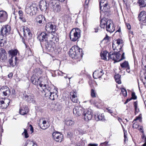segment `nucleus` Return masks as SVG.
<instances>
[{
	"label": "nucleus",
	"instance_id": "1",
	"mask_svg": "<svg viewBox=\"0 0 146 146\" xmlns=\"http://www.w3.org/2000/svg\"><path fill=\"white\" fill-rule=\"evenodd\" d=\"M39 85L45 93L44 95L45 96L48 97L50 99L52 100L57 98L58 91L54 86H49L42 82L39 84Z\"/></svg>",
	"mask_w": 146,
	"mask_h": 146
},
{
	"label": "nucleus",
	"instance_id": "2",
	"mask_svg": "<svg viewBox=\"0 0 146 146\" xmlns=\"http://www.w3.org/2000/svg\"><path fill=\"white\" fill-rule=\"evenodd\" d=\"M100 27L104 29L106 28L107 31L110 33L113 32L115 30L112 21L105 18H103L100 21Z\"/></svg>",
	"mask_w": 146,
	"mask_h": 146
},
{
	"label": "nucleus",
	"instance_id": "3",
	"mask_svg": "<svg viewBox=\"0 0 146 146\" xmlns=\"http://www.w3.org/2000/svg\"><path fill=\"white\" fill-rule=\"evenodd\" d=\"M69 52L70 56L72 58L77 59L82 57V49L77 46H72L70 49Z\"/></svg>",
	"mask_w": 146,
	"mask_h": 146
},
{
	"label": "nucleus",
	"instance_id": "4",
	"mask_svg": "<svg viewBox=\"0 0 146 146\" xmlns=\"http://www.w3.org/2000/svg\"><path fill=\"white\" fill-rule=\"evenodd\" d=\"M81 31L79 29L74 28L70 31L69 36L71 41L75 42L80 37Z\"/></svg>",
	"mask_w": 146,
	"mask_h": 146
},
{
	"label": "nucleus",
	"instance_id": "5",
	"mask_svg": "<svg viewBox=\"0 0 146 146\" xmlns=\"http://www.w3.org/2000/svg\"><path fill=\"white\" fill-rule=\"evenodd\" d=\"M119 51L115 52L116 53H113L110 52L108 54V58L109 59H111L112 60L115 61V62H118L125 59V58L124 56V53H122L121 58H120L121 56V54Z\"/></svg>",
	"mask_w": 146,
	"mask_h": 146
},
{
	"label": "nucleus",
	"instance_id": "6",
	"mask_svg": "<svg viewBox=\"0 0 146 146\" xmlns=\"http://www.w3.org/2000/svg\"><path fill=\"white\" fill-rule=\"evenodd\" d=\"M123 41L121 39L113 40L112 42V48L115 52H120V50L123 45Z\"/></svg>",
	"mask_w": 146,
	"mask_h": 146
},
{
	"label": "nucleus",
	"instance_id": "7",
	"mask_svg": "<svg viewBox=\"0 0 146 146\" xmlns=\"http://www.w3.org/2000/svg\"><path fill=\"white\" fill-rule=\"evenodd\" d=\"M100 9L103 12H107L109 11L110 7L108 5L107 0H99Z\"/></svg>",
	"mask_w": 146,
	"mask_h": 146
},
{
	"label": "nucleus",
	"instance_id": "8",
	"mask_svg": "<svg viewBox=\"0 0 146 146\" xmlns=\"http://www.w3.org/2000/svg\"><path fill=\"white\" fill-rule=\"evenodd\" d=\"M37 8L36 6L31 5L30 6H27L25 9V12L26 13L31 16H32L36 14Z\"/></svg>",
	"mask_w": 146,
	"mask_h": 146
},
{
	"label": "nucleus",
	"instance_id": "9",
	"mask_svg": "<svg viewBox=\"0 0 146 146\" xmlns=\"http://www.w3.org/2000/svg\"><path fill=\"white\" fill-rule=\"evenodd\" d=\"M82 116L84 117V120L86 121H88L90 120L92 116V112L90 109L85 110L82 113Z\"/></svg>",
	"mask_w": 146,
	"mask_h": 146
},
{
	"label": "nucleus",
	"instance_id": "10",
	"mask_svg": "<svg viewBox=\"0 0 146 146\" xmlns=\"http://www.w3.org/2000/svg\"><path fill=\"white\" fill-rule=\"evenodd\" d=\"M44 43L45 49L47 51L52 52L55 48L54 42L51 40H50L49 41H47Z\"/></svg>",
	"mask_w": 146,
	"mask_h": 146
},
{
	"label": "nucleus",
	"instance_id": "11",
	"mask_svg": "<svg viewBox=\"0 0 146 146\" xmlns=\"http://www.w3.org/2000/svg\"><path fill=\"white\" fill-rule=\"evenodd\" d=\"M56 26L53 23L50 22L46 24L45 26V30L46 31L49 33L51 32L52 33H54L56 31Z\"/></svg>",
	"mask_w": 146,
	"mask_h": 146
},
{
	"label": "nucleus",
	"instance_id": "12",
	"mask_svg": "<svg viewBox=\"0 0 146 146\" xmlns=\"http://www.w3.org/2000/svg\"><path fill=\"white\" fill-rule=\"evenodd\" d=\"M11 30V27L10 25H7L3 26L1 29L0 33L3 36L9 35L10 33Z\"/></svg>",
	"mask_w": 146,
	"mask_h": 146
},
{
	"label": "nucleus",
	"instance_id": "13",
	"mask_svg": "<svg viewBox=\"0 0 146 146\" xmlns=\"http://www.w3.org/2000/svg\"><path fill=\"white\" fill-rule=\"evenodd\" d=\"M21 31L23 33L24 36L26 37L27 36L30 38L32 36V34L30 29L27 27L22 26L20 28Z\"/></svg>",
	"mask_w": 146,
	"mask_h": 146
},
{
	"label": "nucleus",
	"instance_id": "14",
	"mask_svg": "<svg viewBox=\"0 0 146 146\" xmlns=\"http://www.w3.org/2000/svg\"><path fill=\"white\" fill-rule=\"evenodd\" d=\"M85 109L80 106L75 107L73 109V113L77 116H79L82 115V113L84 112Z\"/></svg>",
	"mask_w": 146,
	"mask_h": 146
},
{
	"label": "nucleus",
	"instance_id": "15",
	"mask_svg": "<svg viewBox=\"0 0 146 146\" xmlns=\"http://www.w3.org/2000/svg\"><path fill=\"white\" fill-rule=\"evenodd\" d=\"M52 136L53 139L57 142H60L62 140L63 135L60 132H54L52 133Z\"/></svg>",
	"mask_w": 146,
	"mask_h": 146
},
{
	"label": "nucleus",
	"instance_id": "16",
	"mask_svg": "<svg viewBox=\"0 0 146 146\" xmlns=\"http://www.w3.org/2000/svg\"><path fill=\"white\" fill-rule=\"evenodd\" d=\"M104 74L103 70L100 68H99L94 72L93 75L94 78L96 79L100 78Z\"/></svg>",
	"mask_w": 146,
	"mask_h": 146
},
{
	"label": "nucleus",
	"instance_id": "17",
	"mask_svg": "<svg viewBox=\"0 0 146 146\" xmlns=\"http://www.w3.org/2000/svg\"><path fill=\"white\" fill-rule=\"evenodd\" d=\"M48 35L44 32H42L37 36L38 39L40 42H46Z\"/></svg>",
	"mask_w": 146,
	"mask_h": 146
},
{
	"label": "nucleus",
	"instance_id": "18",
	"mask_svg": "<svg viewBox=\"0 0 146 146\" xmlns=\"http://www.w3.org/2000/svg\"><path fill=\"white\" fill-rule=\"evenodd\" d=\"M8 15L6 12L4 11H0V23L5 21L7 19Z\"/></svg>",
	"mask_w": 146,
	"mask_h": 146
},
{
	"label": "nucleus",
	"instance_id": "19",
	"mask_svg": "<svg viewBox=\"0 0 146 146\" xmlns=\"http://www.w3.org/2000/svg\"><path fill=\"white\" fill-rule=\"evenodd\" d=\"M41 79V78H38L36 76H34L31 78V80L32 83L35 85H37V87L38 88H39V87H40L39 85V84L41 83L42 82H44V83L45 84L44 82L46 81L45 80H43V81L40 82H39V80H40Z\"/></svg>",
	"mask_w": 146,
	"mask_h": 146
},
{
	"label": "nucleus",
	"instance_id": "20",
	"mask_svg": "<svg viewBox=\"0 0 146 146\" xmlns=\"http://www.w3.org/2000/svg\"><path fill=\"white\" fill-rule=\"evenodd\" d=\"M38 125L40 127L43 129H47L49 126L48 123H47L45 120L43 119L40 120Z\"/></svg>",
	"mask_w": 146,
	"mask_h": 146
},
{
	"label": "nucleus",
	"instance_id": "21",
	"mask_svg": "<svg viewBox=\"0 0 146 146\" xmlns=\"http://www.w3.org/2000/svg\"><path fill=\"white\" fill-rule=\"evenodd\" d=\"M138 18L139 21L146 24V12L141 11L139 15Z\"/></svg>",
	"mask_w": 146,
	"mask_h": 146
},
{
	"label": "nucleus",
	"instance_id": "22",
	"mask_svg": "<svg viewBox=\"0 0 146 146\" xmlns=\"http://www.w3.org/2000/svg\"><path fill=\"white\" fill-rule=\"evenodd\" d=\"M0 91L2 92L5 96H9L10 94V90L7 86H3L0 89Z\"/></svg>",
	"mask_w": 146,
	"mask_h": 146
},
{
	"label": "nucleus",
	"instance_id": "23",
	"mask_svg": "<svg viewBox=\"0 0 146 146\" xmlns=\"http://www.w3.org/2000/svg\"><path fill=\"white\" fill-rule=\"evenodd\" d=\"M10 100L8 98H5L0 100V103L3 106L2 108H6L9 105V103H10Z\"/></svg>",
	"mask_w": 146,
	"mask_h": 146
},
{
	"label": "nucleus",
	"instance_id": "24",
	"mask_svg": "<svg viewBox=\"0 0 146 146\" xmlns=\"http://www.w3.org/2000/svg\"><path fill=\"white\" fill-rule=\"evenodd\" d=\"M47 7V3L46 1L43 0L40 1L39 3V7L42 11H46Z\"/></svg>",
	"mask_w": 146,
	"mask_h": 146
},
{
	"label": "nucleus",
	"instance_id": "25",
	"mask_svg": "<svg viewBox=\"0 0 146 146\" xmlns=\"http://www.w3.org/2000/svg\"><path fill=\"white\" fill-rule=\"evenodd\" d=\"M10 57L9 62L11 66L14 67L16 65L18 60L17 58L16 57L14 56Z\"/></svg>",
	"mask_w": 146,
	"mask_h": 146
},
{
	"label": "nucleus",
	"instance_id": "26",
	"mask_svg": "<svg viewBox=\"0 0 146 146\" xmlns=\"http://www.w3.org/2000/svg\"><path fill=\"white\" fill-rule=\"evenodd\" d=\"M71 95V97L70 98L71 100L74 103H78V100L76 93L75 92H74L73 93L72 92L70 94Z\"/></svg>",
	"mask_w": 146,
	"mask_h": 146
},
{
	"label": "nucleus",
	"instance_id": "27",
	"mask_svg": "<svg viewBox=\"0 0 146 146\" xmlns=\"http://www.w3.org/2000/svg\"><path fill=\"white\" fill-rule=\"evenodd\" d=\"M52 9L54 12L55 13L60 12L61 9V6L60 5L55 4L52 6Z\"/></svg>",
	"mask_w": 146,
	"mask_h": 146
},
{
	"label": "nucleus",
	"instance_id": "28",
	"mask_svg": "<svg viewBox=\"0 0 146 146\" xmlns=\"http://www.w3.org/2000/svg\"><path fill=\"white\" fill-rule=\"evenodd\" d=\"M29 111L28 108L26 105L24 106L23 108H20L19 113L22 115H24L27 113Z\"/></svg>",
	"mask_w": 146,
	"mask_h": 146
},
{
	"label": "nucleus",
	"instance_id": "29",
	"mask_svg": "<svg viewBox=\"0 0 146 146\" xmlns=\"http://www.w3.org/2000/svg\"><path fill=\"white\" fill-rule=\"evenodd\" d=\"M18 52V51L17 49L13 50H11L8 52V53L9 54L10 57H12L13 56L16 57V56L17 55Z\"/></svg>",
	"mask_w": 146,
	"mask_h": 146
},
{
	"label": "nucleus",
	"instance_id": "30",
	"mask_svg": "<svg viewBox=\"0 0 146 146\" xmlns=\"http://www.w3.org/2000/svg\"><path fill=\"white\" fill-rule=\"evenodd\" d=\"M95 118L96 120H103L104 119V116L103 114L100 115L98 114L95 115Z\"/></svg>",
	"mask_w": 146,
	"mask_h": 146
},
{
	"label": "nucleus",
	"instance_id": "31",
	"mask_svg": "<svg viewBox=\"0 0 146 146\" xmlns=\"http://www.w3.org/2000/svg\"><path fill=\"white\" fill-rule=\"evenodd\" d=\"M25 97L26 100L30 102L33 103L35 102L33 97L32 95H26Z\"/></svg>",
	"mask_w": 146,
	"mask_h": 146
},
{
	"label": "nucleus",
	"instance_id": "32",
	"mask_svg": "<svg viewBox=\"0 0 146 146\" xmlns=\"http://www.w3.org/2000/svg\"><path fill=\"white\" fill-rule=\"evenodd\" d=\"M43 18L44 19V17L42 15H39L35 19L36 22L40 24H42Z\"/></svg>",
	"mask_w": 146,
	"mask_h": 146
},
{
	"label": "nucleus",
	"instance_id": "33",
	"mask_svg": "<svg viewBox=\"0 0 146 146\" xmlns=\"http://www.w3.org/2000/svg\"><path fill=\"white\" fill-rule=\"evenodd\" d=\"M121 76L119 74H117L115 76V78L116 82L119 84L121 83Z\"/></svg>",
	"mask_w": 146,
	"mask_h": 146
},
{
	"label": "nucleus",
	"instance_id": "34",
	"mask_svg": "<svg viewBox=\"0 0 146 146\" xmlns=\"http://www.w3.org/2000/svg\"><path fill=\"white\" fill-rule=\"evenodd\" d=\"M108 52L106 51L102 52L100 54L102 59L106 60H107V56Z\"/></svg>",
	"mask_w": 146,
	"mask_h": 146
},
{
	"label": "nucleus",
	"instance_id": "35",
	"mask_svg": "<svg viewBox=\"0 0 146 146\" xmlns=\"http://www.w3.org/2000/svg\"><path fill=\"white\" fill-rule=\"evenodd\" d=\"M75 122L72 120L69 119L65 121V123L67 126H72L73 125Z\"/></svg>",
	"mask_w": 146,
	"mask_h": 146
},
{
	"label": "nucleus",
	"instance_id": "36",
	"mask_svg": "<svg viewBox=\"0 0 146 146\" xmlns=\"http://www.w3.org/2000/svg\"><path fill=\"white\" fill-rule=\"evenodd\" d=\"M139 3L141 7L146 6V0H139Z\"/></svg>",
	"mask_w": 146,
	"mask_h": 146
},
{
	"label": "nucleus",
	"instance_id": "37",
	"mask_svg": "<svg viewBox=\"0 0 146 146\" xmlns=\"http://www.w3.org/2000/svg\"><path fill=\"white\" fill-rule=\"evenodd\" d=\"M122 68H126L129 66L128 62L127 61H125L123 63L120 64Z\"/></svg>",
	"mask_w": 146,
	"mask_h": 146
},
{
	"label": "nucleus",
	"instance_id": "38",
	"mask_svg": "<svg viewBox=\"0 0 146 146\" xmlns=\"http://www.w3.org/2000/svg\"><path fill=\"white\" fill-rule=\"evenodd\" d=\"M6 43L5 40L3 39V37L0 38V46H3L4 45V44Z\"/></svg>",
	"mask_w": 146,
	"mask_h": 146
},
{
	"label": "nucleus",
	"instance_id": "39",
	"mask_svg": "<svg viewBox=\"0 0 146 146\" xmlns=\"http://www.w3.org/2000/svg\"><path fill=\"white\" fill-rule=\"evenodd\" d=\"M96 93L95 91L93 89L91 90V96L93 98H95L96 97Z\"/></svg>",
	"mask_w": 146,
	"mask_h": 146
},
{
	"label": "nucleus",
	"instance_id": "40",
	"mask_svg": "<svg viewBox=\"0 0 146 146\" xmlns=\"http://www.w3.org/2000/svg\"><path fill=\"white\" fill-rule=\"evenodd\" d=\"M106 109L107 110V112L110 113L111 115L113 116V114L115 115H117L116 113H113L112 110L110 109V107L106 108Z\"/></svg>",
	"mask_w": 146,
	"mask_h": 146
},
{
	"label": "nucleus",
	"instance_id": "41",
	"mask_svg": "<svg viewBox=\"0 0 146 146\" xmlns=\"http://www.w3.org/2000/svg\"><path fill=\"white\" fill-rule=\"evenodd\" d=\"M108 141H105L104 142L100 143L99 146H109L111 145L110 144H108Z\"/></svg>",
	"mask_w": 146,
	"mask_h": 146
},
{
	"label": "nucleus",
	"instance_id": "42",
	"mask_svg": "<svg viewBox=\"0 0 146 146\" xmlns=\"http://www.w3.org/2000/svg\"><path fill=\"white\" fill-rule=\"evenodd\" d=\"M23 135H24L25 138H27L29 137V135L27 133V130L25 129H24V132L22 133Z\"/></svg>",
	"mask_w": 146,
	"mask_h": 146
},
{
	"label": "nucleus",
	"instance_id": "43",
	"mask_svg": "<svg viewBox=\"0 0 146 146\" xmlns=\"http://www.w3.org/2000/svg\"><path fill=\"white\" fill-rule=\"evenodd\" d=\"M58 74L61 76H63L65 78H66L67 77V74L62 72L61 71H59L58 72Z\"/></svg>",
	"mask_w": 146,
	"mask_h": 146
},
{
	"label": "nucleus",
	"instance_id": "44",
	"mask_svg": "<svg viewBox=\"0 0 146 146\" xmlns=\"http://www.w3.org/2000/svg\"><path fill=\"white\" fill-rule=\"evenodd\" d=\"M121 92L124 96H126L127 95V92L126 90L124 88H123L121 90Z\"/></svg>",
	"mask_w": 146,
	"mask_h": 146
},
{
	"label": "nucleus",
	"instance_id": "45",
	"mask_svg": "<svg viewBox=\"0 0 146 146\" xmlns=\"http://www.w3.org/2000/svg\"><path fill=\"white\" fill-rule=\"evenodd\" d=\"M56 106L58 110H60L62 109V106L61 104L57 103L56 104Z\"/></svg>",
	"mask_w": 146,
	"mask_h": 146
},
{
	"label": "nucleus",
	"instance_id": "46",
	"mask_svg": "<svg viewBox=\"0 0 146 146\" xmlns=\"http://www.w3.org/2000/svg\"><path fill=\"white\" fill-rule=\"evenodd\" d=\"M28 143L29 146H37L36 144L34 143L33 142L31 141H29Z\"/></svg>",
	"mask_w": 146,
	"mask_h": 146
},
{
	"label": "nucleus",
	"instance_id": "47",
	"mask_svg": "<svg viewBox=\"0 0 146 146\" xmlns=\"http://www.w3.org/2000/svg\"><path fill=\"white\" fill-rule=\"evenodd\" d=\"M131 96L132 97L131 98H132V99L135 100L137 98V97L135 95V93L134 92H132Z\"/></svg>",
	"mask_w": 146,
	"mask_h": 146
},
{
	"label": "nucleus",
	"instance_id": "48",
	"mask_svg": "<svg viewBox=\"0 0 146 146\" xmlns=\"http://www.w3.org/2000/svg\"><path fill=\"white\" fill-rule=\"evenodd\" d=\"M19 17L23 16V12L21 10H19L18 12Z\"/></svg>",
	"mask_w": 146,
	"mask_h": 146
},
{
	"label": "nucleus",
	"instance_id": "49",
	"mask_svg": "<svg viewBox=\"0 0 146 146\" xmlns=\"http://www.w3.org/2000/svg\"><path fill=\"white\" fill-rule=\"evenodd\" d=\"M5 53V49L3 48H0V53L1 54H4Z\"/></svg>",
	"mask_w": 146,
	"mask_h": 146
},
{
	"label": "nucleus",
	"instance_id": "50",
	"mask_svg": "<svg viewBox=\"0 0 146 146\" xmlns=\"http://www.w3.org/2000/svg\"><path fill=\"white\" fill-rule=\"evenodd\" d=\"M19 18L23 22H25L26 21V19L23 16L19 17Z\"/></svg>",
	"mask_w": 146,
	"mask_h": 146
},
{
	"label": "nucleus",
	"instance_id": "51",
	"mask_svg": "<svg viewBox=\"0 0 146 146\" xmlns=\"http://www.w3.org/2000/svg\"><path fill=\"white\" fill-rule=\"evenodd\" d=\"M90 102L91 104H96V103L93 100H90Z\"/></svg>",
	"mask_w": 146,
	"mask_h": 146
},
{
	"label": "nucleus",
	"instance_id": "52",
	"mask_svg": "<svg viewBox=\"0 0 146 146\" xmlns=\"http://www.w3.org/2000/svg\"><path fill=\"white\" fill-rule=\"evenodd\" d=\"M98 145L97 144H91L90 143L88 144V146H98Z\"/></svg>",
	"mask_w": 146,
	"mask_h": 146
},
{
	"label": "nucleus",
	"instance_id": "53",
	"mask_svg": "<svg viewBox=\"0 0 146 146\" xmlns=\"http://www.w3.org/2000/svg\"><path fill=\"white\" fill-rule=\"evenodd\" d=\"M135 114H136L137 113L139 112V109L137 108H135Z\"/></svg>",
	"mask_w": 146,
	"mask_h": 146
},
{
	"label": "nucleus",
	"instance_id": "54",
	"mask_svg": "<svg viewBox=\"0 0 146 146\" xmlns=\"http://www.w3.org/2000/svg\"><path fill=\"white\" fill-rule=\"evenodd\" d=\"M134 105L135 108H137V102H134Z\"/></svg>",
	"mask_w": 146,
	"mask_h": 146
},
{
	"label": "nucleus",
	"instance_id": "55",
	"mask_svg": "<svg viewBox=\"0 0 146 146\" xmlns=\"http://www.w3.org/2000/svg\"><path fill=\"white\" fill-rule=\"evenodd\" d=\"M30 131H31L32 133H33V128L31 125H30Z\"/></svg>",
	"mask_w": 146,
	"mask_h": 146
},
{
	"label": "nucleus",
	"instance_id": "56",
	"mask_svg": "<svg viewBox=\"0 0 146 146\" xmlns=\"http://www.w3.org/2000/svg\"><path fill=\"white\" fill-rule=\"evenodd\" d=\"M13 74L12 73H10L8 75V77L10 78H12L13 76Z\"/></svg>",
	"mask_w": 146,
	"mask_h": 146
},
{
	"label": "nucleus",
	"instance_id": "57",
	"mask_svg": "<svg viewBox=\"0 0 146 146\" xmlns=\"http://www.w3.org/2000/svg\"><path fill=\"white\" fill-rule=\"evenodd\" d=\"M139 130L141 132L143 133V127L142 126H140L139 128Z\"/></svg>",
	"mask_w": 146,
	"mask_h": 146
},
{
	"label": "nucleus",
	"instance_id": "58",
	"mask_svg": "<svg viewBox=\"0 0 146 146\" xmlns=\"http://www.w3.org/2000/svg\"><path fill=\"white\" fill-rule=\"evenodd\" d=\"M126 68V71L128 73H129V72L130 71V69L129 66L128 67Z\"/></svg>",
	"mask_w": 146,
	"mask_h": 146
},
{
	"label": "nucleus",
	"instance_id": "59",
	"mask_svg": "<svg viewBox=\"0 0 146 146\" xmlns=\"http://www.w3.org/2000/svg\"><path fill=\"white\" fill-rule=\"evenodd\" d=\"M126 25L127 26L128 29H131V26L129 24L127 23L126 24Z\"/></svg>",
	"mask_w": 146,
	"mask_h": 146
},
{
	"label": "nucleus",
	"instance_id": "60",
	"mask_svg": "<svg viewBox=\"0 0 146 146\" xmlns=\"http://www.w3.org/2000/svg\"><path fill=\"white\" fill-rule=\"evenodd\" d=\"M141 117H136V118L135 119H134L133 121H136L137 120H141Z\"/></svg>",
	"mask_w": 146,
	"mask_h": 146
},
{
	"label": "nucleus",
	"instance_id": "61",
	"mask_svg": "<svg viewBox=\"0 0 146 146\" xmlns=\"http://www.w3.org/2000/svg\"><path fill=\"white\" fill-rule=\"evenodd\" d=\"M142 138L144 140V141L145 140V137H146L145 136V135L144 134H143L141 136Z\"/></svg>",
	"mask_w": 146,
	"mask_h": 146
},
{
	"label": "nucleus",
	"instance_id": "62",
	"mask_svg": "<svg viewBox=\"0 0 146 146\" xmlns=\"http://www.w3.org/2000/svg\"><path fill=\"white\" fill-rule=\"evenodd\" d=\"M109 36H108L107 35L104 38L103 40H108V39H109Z\"/></svg>",
	"mask_w": 146,
	"mask_h": 146
},
{
	"label": "nucleus",
	"instance_id": "63",
	"mask_svg": "<svg viewBox=\"0 0 146 146\" xmlns=\"http://www.w3.org/2000/svg\"><path fill=\"white\" fill-rule=\"evenodd\" d=\"M124 141H125L126 139H127V136L125 134V133L124 132Z\"/></svg>",
	"mask_w": 146,
	"mask_h": 146
},
{
	"label": "nucleus",
	"instance_id": "64",
	"mask_svg": "<svg viewBox=\"0 0 146 146\" xmlns=\"http://www.w3.org/2000/svg\"><path fill=\"white\" fill-rule=\"evenodd\" d=\"M144 141L145 142V143L142 145V146H146V137L145 138V140H144Z\"/></svg>",
	"mask_w": 146,
	"mask_h": 146
}]
</instances>
